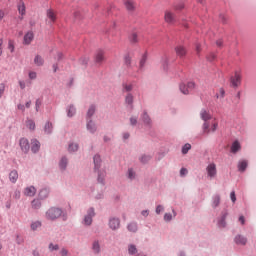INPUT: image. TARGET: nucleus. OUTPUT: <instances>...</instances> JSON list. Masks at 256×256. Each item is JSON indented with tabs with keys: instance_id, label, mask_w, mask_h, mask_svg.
I'll use <instances>...</instances> for the list:
<instances>
[{
	"instance_id": "obj_1",
	"label": "nucleus",
	"mask_w": 256,
	"mask_h": 256,
	"mask_svg": "<svg viewBox=\"0 0 256 256\" xmlns=\"http://www.w3.org/2000/svg\"><path fill=\"white\" fill-rule=\"evenodd\" d=\"M63 215V210L58 207H51L45 213L47 221H57Z\"/></svg>"
},
{
	"instance_id": "obj_2",
	"label": "nucleus",
	"mask_w": 256,
	"mask_h": 256,
	"mask_svg": "<svg viewBox=\"0 0 256 256\" xmlns=\"http://www.w3.org/2000/svg\"><path fill=\"white\" fill-rule=\"evenodd\" d=\"M95 217V209L90 208L87 211V214L84 216L83 224L84 225H91L93 223V218Z\"/></svg>"
},
{
	"instance_id": "obj_3",
	"label": "nucleus",
	"mask_w": 256,
	"mask_h": 256,
	"mask_svg": "<svg viewBox=\"0 0 256 256\" xmlns=\"http://www.w3.org/2000/svg\"><path fill=\"white\" fill-rule=\"evenodd\" d=\"M195 89L194 82H188L187 84H180V91L183 93V95H189L190 91H193Z\"/></svg>"
},
{
	"instance_id": "obj_4",
	"label": "nucleus",
	"mask_w": 256,
	"mask_h": 256,
	"mask_svg": "<svg viewBox=\"0 0 256 256\" xmlns=\"http://www.w3.org/2000/svg\"><path fill=\"white\" fill-rule=\"evenodd\" d=\"M19 146L23 153H29L31 146L29 145V140L27 138H21L19 141Z\"/></svg>"
},
{
	"instance_id": "obj_5",
	"label": "nucleus",
	"mask_w": 256,
	"mask_h": 256,
	"mask_svg": "<svg viewBox=\"0 0 256 256\" xmlns=\"http://www.w3.org/2000/svg\"><path fill=\"white\" fill-rule=\"evenodd\" d=\"M164 21L168 23V25H174L177 19L175 18V14H173V12L166 11L164 14Z\"/></svg>"
},
{
	"instance_id": "obj_6",
	"label": "nucleus",
	"mask_w": 256,
	"mask_h": 256,
	"mask_svg": "<svg viewBox=\"0 0 256 256\" xmlns=\"http://www.w3.org/2000/svg\"><path fill=\"white\" fill-rule=\"evenodd\" d=\"M207 175L210 177V179H213V177L217 176V165L215 163H211L206 168Z\"/></svg>"
},
{
	"instance_id": "obj_7",
	"label": "nucleus",
	"mask_w": 256,
	"mask_h": 256,
	"mask_svg": "<svg viewBox=\"0 0 256 256\" xmlns=\"http://www.w3.org/2000/svg\"><path fill=\"white\" fill-rule=\"evenodd\" d=\"M231 83L233 87H239L241 85V73L235 72L234 76L231 78Z\"/></svg>"
},
{
	"instance_id": "obj_8",
	"label": "nucleus",
	"mask_w": 256,
	"mask_h": 256,
	"mask_svg": "<svg viewBox=\"0 0 256 256\" xmlns=\"http://www.w3.org/2000/svg\"><path fill=\"white\" fill-rule=\"evenodd\" d=\"M120 225H121V222L119 221V218H111L109 220V227L113 231L119 229Z\"/></svg>"
},
{
	"instance_id": "obj_9",
	"label": "nucleus",
	"mask_w": 256,
	"mask_h": 256,
	"mask_svg": "<svg viewBox=\"0 0 256 256\" xmlns=\"http://www.w3.org/2000/svg\"><path fill=\"white\" fill-rule=\"evenodd\" d=\"M94 59L96 63H103V61H105V52L103 50H98Z\"/></svg>"
},
{
	"instance_id": "obj_10",
	"label": "nucleus",
	"mask_w": 256,
	"mask_h": 256,
	"mask_svg": "<svg viewBox=\"0 0 256 256\" xmlns=\"http://www.w3.org/2000/svg\"><path fill=\"white\" fill-rule=\"evenodd\" d=\"M234 243H236V245H247V239L245 238V236L237 235L234 238Z\"/></svg>"
},
{
	"instance_id": "obj_11",
	"label": "nucleus",
	"mask_w": 256,
	"mask_h": 256,
	"mask_svg": "<svg viewBox=\"0 0 256 256\" xmlns=\"http://www.w3.org/2000/svg\"><path fill=\"white\" fill-rule=\"evenodd\" d=\"M35 193H37V189H35L33 186H29L24 190V195L27 197H34Z\"/></svg>"
},
{
	"instance_id": "obj_12",
	"label": "nucleus",
	"mask_w": 256,
	"mask_h": 256,
	"mask_svg": "<svg viewBox=\"0 0 256 256\" xmlns=\"http://www.w3.org/2000/svg\"><path fill=\"white\" fill-rule=\"evenodd\" d=\"M34 64L36 65V67H43V65L45 64V60L43 59V56L37 54L34 57Z\"/></svg>"
},
{
	"instance_id": "obj_13",
	"label": "nucleus",
	"mask_w": 256,
	"mask_h": 256,
	"mask_svg": "<svg viewBox=\"0 0 256 256\" xmlns=\"http://www.w3.org/2000/svg\"><path fill=\"white\" fill-rule=\"evenodd\" d=\"M34 35H33V33L30 31V32H28L27 34H25V36H24V44L25 45H31V41H33V39H34Z\"/></svg>"
},
{
	"instance_id": "obj_14",
	"label": "nucleus",
	"mask_w": 256,
	"mask_h": 256,
	"mask_svg": "<svg viewBox=\"0 0 256 256\" xmlns=\"http://www.w3.org/2000/svg\"><path fill=\"white\" fill-rule=\"evenodd\" d=\"M175 51L178 57H185L187 55V50L183 46L176 47Z\"/></svg>"
},
{
	"instance_id": "obj_15",
	"label": "nucleus",
	"mask_w": 256,
	"mask_h": 256,
	"mask_svg": "<svg viewBox=\"0 0 256 256\" xmlns=\"http://www.w3.org/2000/svg\"><path fill=\"white\" fill-rule=\"evenodd\" d=\"M17 179H19V173L16 170H13L9 174V180L11 183H17Z\"/></svg>"
},
{
	"instance_id": "obj_16",
	"label": "nucleus",
	"mask_w": 256,
	"mask_h": 256,
	"mask_svg": "<svg viewBox=\"0 0 256 256\" xmlns=\"http://www.w3.org/2000/svg\"><path fill=\"white\" fill-rule=\"evenodd\" d=\"M101 168V156L95 155L94 156V169L95 171H99Z\"/></svg>"
},
{
	"instance_id": "obj_17",
	"label": "nucleus",
	"mask_w": 256,
	"mask_h": 256,
	"mask_svg": "<svg viewBox=\"0 0 256 256\" xmlns=\"http://www.w3.org/2000/svg\"><path fill=\"white\" fill-rule=\"evenodd\" d=\"M40 148H41V143H39L38 140H32L31 151L33 153H37V151H39Z\"/></svg>"
},
{
	"instance_id": "obj_18",
	"label": "nucleus",
	"mask_w": 256,
	"mask_h": 256,
	"mask_svg": "<svg viewBox=\"0 0 256 256\" xmlns=\"http://www.w3.org/2000/svg\"><path fill=\"white\" fill-rule=\"evenodd\" d=\"M87 129L90 133H95V131H97V126L95 125V122L92 120L88 121Z\"/></svg>"
},
{
	"instance_id": "obj_19",
	"label": "nucleus",
	"mask_w": 256,
	"mask_h": 256,
	"mask_svg": "<svg viewBox=\"0 0 256 256\" xmlns=\"http://www.w3.org/2000/svg\"><path fill=\"white\" fill-rule=\"evenodd\" d=\"M240 150H241V144L239 143V141L233 142L231 146V153H237V151H240Z\"/></svg>"
},
{
	"instance_id": "obj_20",
	"label": "nucleus",
	"mask_w": 256,
	"mask_h": 256,
	"mask_svg": "<svg viewBox=\"0 0 256 256\" xmlns=\"http://www.w3.org/2000/svg\"><path fill=\"white\" fill-rule=\"evenodd\" d=\"M200 116L201 119L205 122L209 121V119H211V114H209V112H207V110H202L200 112Z\"/></svg>"
},
{
	"instance_id": "obj_21",
	"label": "nucleus",
	"mask_w": 256,
	"mask_h": 256,
	"mask_svg": "<svg viewBox=\"0 0 256 256\" xmlns=\"http://www.w3.org/2000/svg\"><path fill=\"white\" fill-rule=\"evenodd\" d=\"M247 165H248L247 160L240 161L238 163V170L241 171V173H243L245 171V169H247Z\"/></svg>"
},
{
	"instance_id": "obj_22",
	"label": "nucleus",
	"mask_w": 256,
	"mask_h": 256,
	"mask_svg": "<svg viewBox=\"0 0 256 256\" xmlns=\"http://www.w3.org/2000/svg\"><path fill=\"white\" fill-rule=\"evenodd\" d=\"M47 17H48V19H50V21H52V23H55V21L57 20V15L55 14V11H53V10L47 11Z\"/></svg>"
},
{
	"instance_id": "obj_23",
	"label": "nucleus",
	"mask_w": 256,
	"mask_h": 256,
	"mask_svg": "<svg viewBox=\"0 0 256 256\" xmlns=\"http://www.w3.org/2000/svg\"><path fill=\"white\" fill-rule=\"evenodd\" d=\"M128 231H130L131 233H137V223L135 222H131L130 224H128L127 226Z\"/></svg>"
},
{
	"instance_id": "obj_24",
	"label": "nucleus",
	"mask_w": 256,
	"mask_h": 256,
	"mask_svg": "<svg viewBox=\"0 0 256 256\" xmlns=\"http://www.w3.org/2000/svg\"><path fill=\"white\" fill-rule=\"evenodd\" d=\"M78 149H79V144L77 143H71L68 146L69 153H75V151H78Z\"/></svg>"
},
{
	"instance_id": "obj_25",
	"label": "nucleus",
	"mask_w": 256,
	"mask_h": 256,
	"mask_svg": "<svg viewBox=\"0 0 256 256\" xmlns=\"http://www.w3.org/2000/svg\"><path fill=\"white\" fill-rule=\"evenodd\" d=\"M67 158L63 157L61 160H60V163H59V167L62 171H65V169H67Z\"/></svg>"
},
{
	"instance_id": "obj_26",
	"label": "nucleus",
	"mask_w": 256,
	"mask_h": 256,
	"mask_svg": "<svg viewBox=\"0 0 256 256\" xmlns=\"http://www.w3.org/2000/svg\"><path fill=\"white\" fill-rule=\"evenodd\" d=\"M125 7L128 11H133L135 9V3H133L131 0H127L125 2Z\"/></svg>"
},
{
	"instance_id": "obj_27",
	"label": "nucleus",
	"mask_w": 256,
	"mask_h": 256,
	"mask_svg": "<svg viewBox=\"0 0 256 256\" xmlns=\"http://www.w3.org/2000/svg\"><path fill=\"white\" fill-rule=\"evenodd\" d=\"M96 107L95 105H91L87 111V118L91 119L92 115H95Z\"/></svg>"
},
{
	"instance_id": "obj_28",
	"label": "nucleus",
	"mask_w": 256,
	"mask_h": 256,
	"mask_svg": "<svg viewBox=\"0 0 256 256\" xmlns=\"http://www.w3.org/2000/svg\"><path fill=\"white\" fill-rule=\"evenodd\" d=\"M76 111H77V110L75 109V106L70 105V106L68 107V110H67V115H68V117H73V115H75Z\"/></svg>"
},
{
	"instance_id": "obj_29",
	"label": "nucleus",
	"mask_w": 256,
	"mask_h": 256,
	"mask_svg": "<svg viewBox=\"0 0 256 256\" xmlns=\"http://www.w3.org/2000/svg\"><path fill=\"white\" fill-rule=\"evenodd\" d=\"M26 127L30 129V131H35V121L33 120H27L26 121Z\"/></svg>"
},
{
	"instance_id": "obj_30",
	"label": "nucleus",
	"mask_w": 256,
	"mask_h": 256,
	"mask_svg": "<svg viewBox=\"0 0 256 256\" xmlns=\"http://www.w3.org/2000/svg\"><path fill=\"white\" fill-rule=\"evenodd\" d=\"M92 250L94 251V253H99L101 251V246L99 245V242H93Z\"/></svg>"
},
{
	"instance_id": "obj_31",
	"label": "nucleus",
	"mask_w": 256,
	"mask_h": 256,
	"mask_svg": "<svg viewBox=\"0 0 256 256\" xmlns=\"http://www.w3.org/2000/svg\"><path fill=\"white\" fill-rule=\"evenodd\" d=\"M128 253H129V255H135V253H137V246L133 245V244L129 245Z\"/></svg>"
},
{
	"instance_id": "obj_32",
	"label": "nucleus",
	"mask_w": 256,
	"mask_h": 256,
	"mask_svg": "<svg viewBox=\"0 0 256 256\" xmlns=\"http://www.w3.org/2000/svg\"><path fill=\"white\" fill-rule=\"evenodd\" d=\"M48 195H49V190H47V189H43L39 193L40 199H45L48 197Z\"/></svg>"
},
{
	"instance_id": "obj_33",
	"label": "nucleus",
	"mask_w": 256,
	"mask_h": 256,
	"mask_svg": "<svg viewBox=\"0 0 256 256\" xmlns=\"http://www.w3.org/2000/svg\"><path fill=\"white\" fill-rule=\"evenodd\" d=\"M131 43H139V36L137 33H132L130 36Z\"/></svg>"
},
{
	"instance_id": "obj_34",
	"label": "nucleus",
	"mask_w": 256,
	"mask_h": 256,
	"mask_svg": "<svg viewBox=\"0 0 256 256\" xmlns=\"http://www.w3.org/2000/svg\"><path fill=\"white\" fill-rule=\"evenodd\" d=\"M190 150H191V144L189 143L185 144L182 148L183 155H187V153H189Z\"/></svg>"
},
{
	"instance_id": "obj_35",
	"label": "nucleus",
	"mask_w": 256,
	"mask_h": 256,
	"mask_svg": "<svg viewBox=\"0 0 256 256\" xmlns=\"http://www.w3.org/2000/svg\"><path fill=\"white\" fill-rule=\"evenodd\" d=\"M18 11H19L20 15H25V4L23 2L19 3Z\"/></svg>"
},
{
	"instance_id": "obj_36",
	"label": "nucleus",
	"mask_w": 256,
	"mask_h": 256,
	"mask_svg": "<svg viewBox=\"0 0 256 256\" xmlns=\"http://www.w3.org/2000/svg\"><path fill=\"white\" fill-rule=\"evenodd\" d=\"M8 49H9L10 53H14V51H15V42H13V40L8 41Z\"/></svg>"
},
{
	"instance_id": "obj_37",
	"label": "nucleus",
	"mask_w": 256,
	"mask_h": 256,
	"mask_svg": "<svg viewBox=\"0 0 256 256\" xmlns=\"http://www.w3.org/2000/svg\"><path fill=\"white\" fill-rule=\"evenodd\" d=\"M141 163H149L151 161V156L149 155H143L140 157Z\"/></svg>"
},
{
	"instance_id": "obj_38",
	"label": "nucleus",
	"mask_w": 256,
	"mask_h": 256,
	"mask_svg": "<svg viewBox=\"0 0 256 256\" xmlns=\"http://www.w3.org/2000/svg\"><path fill=\"white\" fill-rule=\"evenodd\" d=\"M39 227H41V222L40 221H36V222H33L31 224L32 231H37V229H39Z\"/></svg>"
},
{
	"instance_id": "obj_39",
	"label": "nucleus",
	"mask_w": 256,
	"mask_h": 256,
	"mask_svg": "<svg viewBox=\"0 0 256 256\" xmlns=\"http://www.w3.org/2000/svg\"><path fill=\"white\" fill-rule=\"evenodd\" d=\"M51 129H53V124L50 122L46 123L44 126L45 133H51Z\"/></svg>"
},
{
	"instance_id": "obj_40",
	"label": "nucleus",
	"mask_w": 256,
	"mask_h": 256,
	"mask_svg": "<svg viewBox=\"0 0 256 256\" xmlns=\"http://www.w3.org/2000/svg\"><path fill=\"white\" fill-rule=\"evenodd\" d=\"M219 203H221V197L215 196L213 199V207H219Z\"/></svg>"
},
{
	"instance_id": "obj_41",
	"label": "nucleus",
	"mask_w": 256,
	"mask_h": 256,
	"mask_svg": "<svg viewBox=\"0 0 256 256\" xmlns=\"http://www.w3.org/2000/svg\"><path fill=\"white\" fill-rule=\"evenodd\" d=\"M142 119H143L144 123H146V125H149L151 123V118H149V115L147 113H144L142 115Z\"/></svg>"
},
{
	"instance_id": "obj_42",
	"label": "nucleus",
	"mask_w": 256,
	"mask_h": 256,
	"mask_svg": "<svg viewBox=\"0 0 256 256\" xmlns=\"http://www.w3.org/2000/svg\"><path fill=\"white\" fill-rule=\"evenodd\" d=\"M125 101L128 105H133V94H128Z\"/></svg>"
},
{
	"instance_id": "obj_43",
	"label": "nucleus",
	"mask_w": 256,
	"mask_h": 256,
	"mask_svg": "<svg viewBox=\"0 0 256 256\" xmlns=\"http://www.w3.org/2000/svg\"><path fill=\"white\" fill-rule=\"evenodd\" d=\"M32 207H33L34 209H39V207H41V201H39V200H33V201H32Z\"/></svg>"
},
{
	"instance_id": "obj_44",
	"label": "nucleus",
	"mask_w": 256,
	"mask_h": 256,
	"mask_svg": "<svg viewBox=\"0 0 256 256\" xmlns=\"http://www.w3.org/2000/svg\"><path fill=\"white\" fill-rule=\"evenodd\" d=\"M104 179H105V172L98 171V182L103 183Z\"/></svg>"
},
{
	"instance_id": "obj_45",
	"label": "nucleus",
	"mask_w": 256,
	"mask_h": 256,
	"mask_svg": "<svg viewBox=\"0 0 256 256\" xmlns=\"http://www.w3.org/2000/svg\"><path fill=\"white\" fill-rule=\"evenodd\" d=\"M123 89L124 91H127V92L133 91V84H124Z\"/></svg>"
},
{
	"instance_id": "obj_46",
	"label": "nucleus",
	"mask_w": 256,
	"mask_h": 256,
	"mask_svg": "<svg viewBox=\"0 0 256 256\" xmlns=\"http://www.w3.org/2000/svg\"><path fill=\"white\" fill-rule=\"evenodd\" d=\"M217 127H219V124L217 122H212V126L210 128V132L215 133L217 131Z\"/></svg>"
},
{
	"instance_id": "obj_47",
	"label": "nucleus",
	"mask_w": 256,
	"mask_h": 256,
	"mask_svg": "<svg viewBox=\"0 0 256 256\" xmlns=\"http://www.w3.org/2000/svg\"><path fill=\"white\" fill-rule=\"evenodd\" d=\"M203 131L204 133H211V128H209V124L207 122L203 124Z\"/></svg>"
},
{
	"instance_id": "obj_48",
	"label": "nucleus",
	"mask_w": 256,
	"mask_h": 256,
	"mask_svg": "<svg viewBox=\"0 0 256 256\" xmlns=\"http://www.w3.org/2000/svg\"><path fill=\"white\" fill-rule=\"evenodd\" d=\"M171 219H173V214H171V213L164 214V221L169 222V221H171Z\"/></svg>"
},
{
	"instance_id": "obj_49",
	"label": "nucleus",
	"mask_w": 256,
	"mask_h": 256,
	"mask_svg": "<svg viewBox=\"0 0 256 256\" xmlns=\"http://www.w3.org/2000/svg\"><path fill=\"white\" fill-rule=\"evenodd\" d=\"M163 211H165V208L163 207V205H158L156 207V213L157 215H160L161 213H163Z\"/></svg>"
},
{
	"instance_id": "obj_50",
	"label": "nucleus",
	"mask_w": 256,
	"mask_h": 256,
	"mask_svg": "<svg viewBox=\"0 0 256 256\" xmlns=\"http://www.w3.org/2000/svg\"><path fill=\"white\" fill-rule=\"evenodd\" d=\"M5 93V83H0V99L3 97Z\"/></svg>"
},
{
	"instance_id": "obj_51",
	"label": "nucleus",
	"mask_w": 256,
	"mask_h": 256,
	"mask_svg": "<svg viewBox=\"0 0 256 256\" xmlns=\"http://www.w3.org/2000/svg\"><path fill=\"white\" fill-rule=\"evenodd\" d=\"M128 177L129 179H135V172L133 171V169L128 170Z\"/></svg>"
},
{
	"instance_id": "obj_52",
	"label": "nucleus",
	"mask_w": 256,
	"mask_h": 256,
	"mask_svg": "<svg viewBox=\"0 0 256 256\" xmlns=\"http://www.w3.org/2000/svg\"><path fill=\"white\" fill-rule=\"evenodd\" d=\"M49 249H50V251H57L59 249V245L50 244Z\"/></svg>"
},
{
	"instance_id": "obj_53",
	"label": "nucleus",
	"mask_w": 256,
	"mask_h": 256,
	"mask_svg": "<svg viewBox=\"0 0 256 256\" xmlns=\"http://www.w3.org/2000/svg\"><path fill=\"white\" fill-rule=\"evenodd\" d=\"M230 199H231L232 203H235L237 201V197L235 196V191H232L230 193Z\"/></svg>"
},
{
	"instance_id": "obj_54",
	"label": "nucleus",
	"mask_w": 256,
	"mask_h": 256,
	"mask_svg": "<svg viewBox=\"0 0 256 256\" xmlns=\"http://www.w3.org/2000/svg\"><path fill=\"white\" fill-rule=\"evenodd\" d=\"M124 63H125V65H131V57L130 56H125Z\"/></svg>"
},
{
	"instance_id": "obj_55",
	"label": "nucleus",
	"mask_w": 256,
	"mask_h": 256,
	"mask_svg": "<svg viewBox=\"0 0 256 256\" xmlns=\"http://www.w3.org/2000/svg\"><path fill=\"white\" fill-rule=\"evenodd\" d=\"M187 173H188V171H187L186 168H182V169L180 170V175H181V177H185V175H187Z\"/></svg>"
},
{
	"instance_id": "obj_56",
	"label": "nucleus",
	"mask_w": 256,
	"mask_h": 256,
	"mask_svg": "<svg viewBox=\"0 0 256 256\" xmlns=\"http://www.w3.org/2000/svg\"><path fill=\"white\" fill-rule=\"evenodd\" d=\"M29 78L30 79H37V72H30L29 73Z\"/></svg>"
},
{
	"instance_id": "obj_57",
	"label": "nucleus",
	"mask_w": 256,
	"mask_h": 256,
	"mask_svg": "<svg viewBox=\"0 0 256 256\" xmlns=\"http://www.w3.org/2000/svg\"><path fill=\"white\" fill-rule=\"evenodd\" d=\"M130 123H131V125H137V117H131Z\"/></svg>"
},
{
	"instance_id": "obj_58",
	"label": "nucleus",
	"mask_w": 256,
	"mask_h": 256,
	"mask_svg": "<svg viewBox=\"0 0 256 256\" xmlns=\"http://www.w3.org/2000/svg\"><path fill=\"white\" fill-rule=\"evenodd\" d=\"M39 107H41V100H36V111H39Z\"/></svg>"
},
{
	"instance_id": "obj_59",
	"label": "nucleus",
	"mask_w": 256,
	"mask_h": 256,
	"mask_svg": "<svg viewBox=\"0 0 256 256\" xmlns=\"http://www.w3.org/2000/svg\"><path fill=\"white\" fill-rule=\"evenodd\" d=\"M20 89H25V81H19Z\"/></svg>"
},
{
	"instance_id": "obj_60",
	"label": "nucleus",
	"mask_w": 256,
	"mask_h": 256,
	"mask_svg": "<svg viewBox=\"0 0 256 256\" xmlns=\"http://www.w3.org/2000/svg\"><path fill=\"white\" fill-rule=\"evenodd\" d=\"M60 253H61V256H67L68 251L67 249H62Z\"/></svg>"
},
{
	"instance_id": "obj_61",
	"label": "nucleus",
	"mask_w": 256,
	"mask_h": 256,
	"mask_svg": "<svg viewBox=\"0 0 256 256\" xmlns=\"http://www.w3.org/2000/svg\"><path fill=\"white\" fill-rule=\"evenodd\" d=\"M219 93L221 97H225V90L223 88H220Z\"/></svg>"
},
{
	"instance_id": "obj_62",
	"label": "nucleus",
	"mask_w": 256,
	"mask_h": 256,
	"mask_svg": "<svg viewBox=\"0 0 256 256\" xmlns=\"http://www.w3.org/2000/svg\"><path fill=\"white\" fill-rule=\"evenodd\" d=\"M216 45L217 47H221L223 45V40H217Z\"/></svg>"
},
{
	"instance_id": "obj_63",
	"label": "nucleus",
	"mask_w": 256,
	"mask_h": 256,
	"mask_svg": "<svg viewBox=\"0 0 256 256\" xmlns=\"http://www.w3.org/2000/svg\"><path fill=\"white\" fill-rule=\"evenodd\" d=\"M142 215H143V217L149 216V211L143 210V211H142Z\"/></svg>"
},
{
	"instance_id": "obj_64",
	"label": "nucleus",
	"mask_w": 256,
	"mask_h": 256,
	"mask_svg": "<svg viewBox=\"0 0 256 256\" xmlns=\"http://www.w3.org/2000/svg\"><path fill=\"white\" fill-rule=\"evenodd\" d=\"M239 221L242 223V225H245V217L240 216Z\"/></svg>"
}]
</instances>
